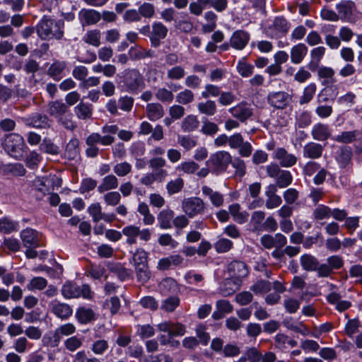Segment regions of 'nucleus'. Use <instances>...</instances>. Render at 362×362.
Wrapping results in <instances>:
<instances>
[{
  "label": "nucleus",
  "instance_id": "17",
  "mask_svg": "<svg viewBox=\"0 0 362 362\" xmlns=\"http://www.w3.org/2000/svg\"><path fill=\"white\" fill-rule=\"evenodd\" d=\"M250 39V35L247 31L238 30L232 34L230 45L235 49L242 50L248 44Z\"/></svg>",
  "mask_w": 362,
  "mask_h": 362
},
{
  "label": "nucleus",
  "instance_id": "35",
  "mask_svg": "<svg viewBox=\"0 0 362 362\" xmlns=\"http://www.w3.org/2000/svg\"><path fill=\"white\" fill-rule=\"evenodd\" d=\"M118 185L117 178L114 175H108L103 178L101 183L98 187V191L100 193H103L117 188Z\"/></svg>",
  "mask_w": 362,
  "mask_h": 362
},
{
  "label": "nucleus",
  "instance_id": "63",
  "mask_svg": "<svg viewBox=\"0 0 362 362\" xmlns=\"http://www.w3.org/2000/svg\"><path fill=\"white\" fill-rule=\"evenodd\" d=\"M182 14L185 18L178 21L176 23L175 27L181 32L189 33L192 30L194 25L192 22L187 18V14L185 13Z\"/></svg>",
  "mask_w": 362,
  "mask_h": 362
},
{
  "label": "nucleus",
  "instance_id": "41",
  "mask_svg": "<svg viewBox=\"0 0 362 362\" xmlns=\"http://www.w3.org/2000/svg\"><path fill=\"white\" fill-rule=\"evenodd\" d=\"M204 18L207 23L202 26V32L209 33L214 30L216 28L217 15L214 12L209 11L204 13Z\"/></svg>",
  "mask_w": 362,
  "mask_h": 362
},
{
  "label": "nucleus",
  "instance_id": "23",
  "mask_svg": "<svg viewBox=\"0 0 362 362\" xmlns=\"http://www.w3.org/2000/svg\"><path fill=\"white\" fill-rule=\"evenodd\" d=\"M202 192L204 197L207 198L214 207L219 208L223 205L224 196L221 192L214 191L206 185L202 187Z\"/></svg>",
  "mask_w": 362,
  "mask_h": 362
},
{
  "label": "nucleus",
  "instance_id": "46",
  "mask_svg": "<svg viewBox=\"0 0 362 362\" xmlns=\"http://www.w3.org/2000/svg\"><path fill=\"white\" fill-rule=\"evenodd\" d=\"M313 216L317 221L328 219L332 216V209L327 206L319 204L313 210Z\"/></svg>",
  "mask_w": 362,
  "mask_h": 362
},
{
  "label": "nucleus",
  "instance_id": "50",
  "mask_svg": "<svg viewBox=\"0 0 362 362\" xmlns=\"http://www.w3.org/2000/svg\"><path fill=\"white\" fill-rule=\"evenodd\" d=\"M109 344L107 340L98 339L93 342L90 346L91 351L98 356L103 355L108 349Z\"/></svg>",
  "mask_w": 362,
  "mask_h": 362
},
{
  "label": "nucleus",
  "instance_id": "11",
  "mask_svg": "<svg viewBox=\"0 0 362 362\" xmlns=\"http://www.w3.org/2000/svg\"><path fill=\"white\" fill-rule=\"evenodd\" d=\"M228 112L233 117L243 123L245 122L253 115V110L250 105L243 102L230 107Z\"/></svg>",
  "mask_w": 362,
  "mask_h": 362
},
{
  "label": "nucleus",
  "instance_id": "52",
  "mask_svg": "<svg viewBox=\"0 0 362 362\" xmlns=\"http://www.w3.org/2000/svg\"><path fill=\"white\" fill-rule=\"evenodd\" d=\"M293 181V176L288 170H282L276 179V185L279 188H285L290 185Z\"/></svg>",
  "mask_w": 362,
  "mask_h": 362
},
{
  "label": "nucleus",
  "instance_id": "6",
  "mask_svg": "<svg viewBox=\"0 0 362 362\" xmlns=\"http://www.w3.org/2000/svg\"><path fill=\"white\" fill-rule=\"evenodd\" d=\"M181 209L188 218H193L204 213L206 204L200 197H191L183 199Z\"/></svg>",
  "mask_w": 362,
  "mask_h": 362
},
{
  "label": "nucleus",
  "instance_id": "29",
  "mask_svg": "<svg viewBox=\"0 0 362 362\" xmlns=\"http://www.w3.org/2000/svg\"><path fill=\"white\" fill-rule=\"evenodd\" d=\"M115 141L113 136L104 135L101 136L98 133L90 134L86 140L88 146H95L96 144H101L103 146L111 145Z\"/></svg>",
  "mask_w": 362,
  "mask_h": 362
},
{
  "label": "nucleus",
  "instance_id": "8",
  "mask_svg": "<svg viewBox=\"0 0 362 362\" xmlns=\"http://www.w3.org/2000/svg\"><path fill=\"white\" fill-rule=\"evenodd\" d=\"M228 146L232 149H238L242 157H249L252 152V146L249 141H245L240 133H235L229 136Z\"/></svg>",
  "mask_w": 362,
  "mask_h": 362
},
{
  "label": "nucleus",
  "instance_id": "19",
  "mask_svg": "<svg viewBox=\"0 0 362 362\" xmlns=\"http://www.w3.org/2000/svg\"><path fill=\"white\" fill-rule=\"evenodd\" d=\"M274 158L279 160V164L284 168H291L297 162V157L292 153H289L284 148H278L275 150Z\"/></svg>",
  "mask_w": 362,
  "mask_h": 362
},
{
  "label": "nucleus",
  "instance_id": "24",
  "mask_svg": "<svg viewBox=\"0 0 362 362\" xmlns=\"http://www.w3.org/2000/svg\"><path fill=\"white\" fill-rule=\"evenodd\" d=\"M317 76L318 79L322 80V85L323 86H328L337 81L335 78V71L330 66H318Z\"/></svg>",
  "mask_w": 362,
  "mask_h": 362
},
{
  "label": "nucleus",
  "instance_id": "53",
  "mask_svg": "<svg viewBox=\"0 0 362 362\" xmlns=\"http://www.w3.org/2000/svg\"><path fill=\"white\" fill-rule=\"evenodd\" d=\"M194 95L189 89H185L179 92L175 97V100L178 104L187 105L193 102Z\"/></svg>",
  "mask_w": 362,
  "mask_h": 362
},
{
  "label": "nucleus",
  "instance_id": "64",
  "mask_svg": "<svg viewBox=\"0 0 362 362\" xmlns=\"http://www.w3.org/2000/svg\"><path fill=\"white\" fill-rule=\"evenodd\" d=\"M83 16L86 23L88 25L97 23L101 18V15L99 12L95 10H83Z\"/></svg>",
  "mask_w": 362,
  "mask_h": 362
},
{
  "label": "nucleus",
  "instance_id": "44",
  "mask_svg": "<svg viewBox=\"0 0 362 362\" xmlns=\"http://www.w3.org/2000/svg\"><path fill=\"white\" fill-rule=\"evenodd\" d=\"M197 110L199 113L207 116H213L217 111L216 103L211 100L199 103L197 104Z\"/></svg>",
  "mask_w": 362,
  "mask_h": 362
},
{
  "label": "nucleus",
  "instance_id": "34",
  "mask_svg": "<svg viewBox=\"0 0 362 362\" xmlns=\"http://www.w3.org/2000/svg\"><path fill=\"white\" fill-rule=\"evenodd\" d=\"M74 112L79 119H88L91 118L93 115V105L91 104L80 102L74 107Z\"/></svg>",
  "mask_w": 362,
  "mask_h": 362
},
{
  "label": "nucleus",
  "instance_id": "57",
  "mask_svg": "<svg viewBox=\"0 0 362 362\" xmlns=\"http://www.w3.org/2000/svg\"><path fill=\"white\" fill-rule=\"evenodd\" d=\"M47 285V281L43 277H34L27 285V288L29 291H33L35 290H43Z\"/></svg>",
  "mask_w": 362,
  "mask_h": 362
},
{
  "label": "nucleus",
  "instance_id": "28",
  "mask_svg": "<svg viewBox=\"0 0 362 362\" xmlns=\"http://www.w3.org/2000/svg\"><path fill=\"white\" fill-rule=\"evenodd\" d=\"M308 53V47L303 43H298L291 49V62L294 64H300Z\"/></svg>",
  "mask_w": 362,
  "mask_h": 362
},
{
  "label": "nucleus",
  "instance_id": "20",
  "mask_svg": "<svg viewBox=\"0 0 362 362\" xmlns=\"http://www.w3.org/2000/svg\"><path fill=\"white\" fill-rule=\"evenodd\" d=\"M310 133L313 139L319 141H326L332 136V130L329 126L321 122L315 124Z\"/></svg>",
  "mask_w": 362,
  "mask_h": 362
},
{
  "label": "nucleus",
  "instance_id": "39",
  "mask_svg": "<svg viewBox=\"0 0 362 362\" xmlns=\"http://www.w3.org/2000/svg\"><path fill=\"white\" fill-rule=\"evenodd\" d=\"M199 121L196 115H189L185 117L181 124V129L184 132H192L198 129Z\"/></svg>",
  "mask_w": 362,
  "mask_h": 362
},
{
  "label": "nucleus",
  "instance_id": "30",
  "mask_svg": "<svg viewBox=\"0 0 362 362\" xmlns=\"http://www.w3.org/2000/svg\"><path fill=\"white\" fill-rule=\"evenodd\" d=\"M67 111V105L62 101L55 100L48 104L47 112L57 119H62V117L64 116Z\"/></svg>",
  "mask_w": 362,
  "mask_h": 362
},
{
  "label": "nucleus",
  "instance_id": "51",
  "mask_svg": "<svg viewBox=\"0 0 362 362\" xmlns=\"http://www.w3.org/2000/svg\"><path fill=\"white\" fill-rule=\"evenodd\" d=\"M136 279L139 282L144 284L151 278V272L148 265L134 267Z\"/></svg>",
  "mask_w": 362,
  "mask_h": 362
},
{
  "label": "nucleus",
  "instance_id": "21",
  "mask_svg": "<svg viewBox=\"0 0 362 362\" xmlns=\"http://www.w3.org/2000/svg\"><path fill=\"white\" fill-rule=\"evenodd\" d=\"M168 176V171L165 169H160L156 172L144 174L140 179V182L145 186L149 187L156 181L163 182Z\"/></svg>",
  "mask_w": 362,
  "mask_h": 362
},
{
  "label": "nucleus",
  "instance_id": "31",
  "mask_svg": "<svg viewBox=\"0 0 362 362\" xmlns=\"http://www.w3.org/2000/svg\"><path fill=\"white\" fill-rule=\"evenodd\" d=\"M325 52L326 48L323 46L315 47L310 51V61L308 66L311 71H315L319 66Z\"/></svg>",
  "mask_w": 362,
  "mask_h": 362
},
{
  "label": "nucleus",
  "instance_id": "15",
  "mask_svg": "<svg viewBox=\"0 0 362 362\" xmlns=\"http://www.w3.org/2000/svg\"><path fill=\"white\" fill-rule=\"evenodd\" d=\"M355 4L350 0H344L336 5L339 18L343 21L350 22L353 18Z\"/></svg>",
  "mask_w": 362,
  "mask_h": 362
},
{
  "label": "nucleus",
  "instance_id": "9",
  "mask_svg": "<svg viewBox=\"0 0 362 362\" xmlns=\"http://www.w3.org/2000/svg\"><path fill=\"white\" fill-rule=\"evenodd\" d=\"M230 162V154L228 151H220L212 154L206 163H211L213 171L218 173L225 171Z\"/></svg>",
  "mask_w": 362,
  "mask_h": 362
},
{
  "label": "nucleus",
  "instance_id": "25",
  "mask_svg": "<svg viewBox=\"0 0 362 362\" xmlns=\"http://www.w3.org/2000/svg\"><path fill=\"white\" fill-rule=\"evenodd\" d=\"M52 312L59 318L65 320L73 313L72 308L66 303L53 300L49 303Z\"/></svg>",
  "mask_w": 362,
  "mask_h": 362
},
{
  "label": "nucleus",
  "instance_id": "12",
  "mask_svg": "<svg viewBox=\"0 0 362 362\" xmlns=\"http://www.w3.org/2000/svg\"><path fill=\"white\" fill-rule=\"evenodd\" d=\"M290 29V23L282 16L276 17L272 25L269 26V35L272 37L277 38L286 35Z\"/></svg>",
  "mask_w": 362,
  "mask_h": 362
},
{
  "label": "nucleus",
  "instance_id": "43",
  "mask_svg": "<svg viewBox=\"0 0 362 362\" xmlns=\"http://www.w3.org/2000/svg\"><path fill=\"white\" fill-rule=\"evenodd\" d=\"M352 151L350 147H343L336 157V160L340 168H346L351 162Z\"/></svg>",
  "mask_w": 362,
  "mask_h": 362
},
{
  "label": "nucleus",
  "instance_id": "32",
  "mask_svg": "<svg viewBox=\"0 0 362 362\" xmlns=\"http://www.w3.org/2000/svg\"><path fill=\"white\" fill-rule=\"evenodd\" d=\"M164 115L163 107L158 103H148L146 105V116L152 122H156Z\"/></svg>",
  "mask_w": 362,
  "mask_h": 362
},
{
  "label": "nucleus",
  "instance_id": "27",
  "mask_svg": "<svg viewBox=\"0 0 362 362\" xmlns=\"http://www.w3.org/2000/svg\"><path fill=\"white\" fill-rule=\"evenodd\" d=\"M21 238L26 247H37L40 246L38 233L31 228H26L21 231Z\"/></svg>",
  "mask_w": 362,
  "mask_h": 362
},
{
  "label": "nucleus",
  "instance_id": "47",
  "mask_svg": "<svg viewBox=\"0 0 362 362\" xmlns=\"http://www.w3.org/2000/svg\"><path fill=\"white\" fill-rule=\"evenodd\" d=\"M186 74L185 69L180 65H175L168 69L166 72L167 78L172 81L182 79Z\"/></svg>",
  "mask_w": 362,
  "mask_h": 362
},
{
  "label": "nucleus",
  "instance_id": "49",
  "mask_svg": "<svg viewBox=\"0 0 362 362\" xmlns=\"http://www.w3.org/2000/svg\"><path fill=\"white\" fill-rule=\"evenodd\" d=\"M134 267L148 264V253L142 248H137L133 253Z\"/></svg>",
  "mask_w": 362,
  "mask_h": 362
},
{
  "label": "nucleus",
  "instance_id": "56",
  "mask_svg": "<svg viewBox=\"0 0 362 362\" xmlns=\"http://www.w3.org/2000/svg\"><path fill=\"white\" fill-rule=\"evenodd\" d=\"M66 64L63 61L53 62L48 69L47 74L54 78L58 77L64 70Z\"/></svg>",
  "mask_w": 362,
  "mask_h": 362
},
{
  "label": "nucleus",
  "instance_id": "36",
  "mask_svg": "<svg viewBox=\"0 0 362 362\" xmlns=\"http://www.w3.org/2000/svg\"><path fill=\"white\" fill-rule=\"evenodd\" d=\"M254 69V66L247 62L246 57H242L236 64L237 72L243 78L251 76Z\"/></svg>",
  "mask_w": 362,
  "mask_h": 362
},
{
  "label": "nucleus",
  "instance_id": "3",
  "mask_svg": "<svg viewBox=\"0 0 362 362\" xmlns=\"http://www.w3.org/2000/svg\"><path fill=\"white\" fill-rule=\"evenodd\" d=\"M122 82L126 90L131 93H137L145 86L144 76L135 69H127L122 72Z\"/></svg>",
  "mask_w": 362,
  "mask_h": 362
},
{
  "label": "nucleus",
  "instance_id": "62",
  "mask_svg": "<svg viewBox=\"0 0 362 362\" xmlns=\"http://www.w3.org/2000/svg\"><path fill=\"white\" fill-rule=\"evenodd\" d=\"M156 98L163 103H171L173 100L174 95L172 90L165 88H160L156 93Z\"/></svg>",
  "mask_w": 362,
  "mask_h": 362
},
{
  "label": "nucleus",
  "instance_id": "40",
  "mask_svg": "<svg viewBox=\"0 0 362 362\" xmlns=\"http://www.w3.org/2000/svg\"><path fill=\"white\" fill-rule=\"evenodd\" d=\"M76 317L81 324H87L95 319V313L90 308L81 307L76 312Z\"/></svg>",
  "mask_w": 362,
  "mask_h": 362
},
{
  "label": "nucleus",
  "instance_id": "45",
  "mask_svg": "<svg viewBox=\"0 0 362 362\" xmlns=\"http://www.w3.org/2000/svg\"><path fill=\"white\" fill-rule=\"evenodd\" d=\"M101 33L98 30H91L86 33L83 40L93 47H98L100 45Z\"/></svg>",
  "mask_w": 362,
  "mask_h": 362
},
{
  "label": "nucleus",
  "instance_id": "16",
  "mask_svg": "<svg viewBox=\"0 0 362 362\" xmlns=\"http://www.w3.org/2000/svg\"><path fill=\"white\" fill-rule=\"evenodd\" d=\"M277 187L274 184L269 185L265 189V196L267 197L265 206L268 209H274L279 207L281 203V197L276 194Z\"/></svg>",
  "mask_w": 362,
  "mask_h": 362
},
{
  "label": "nucleus",
  "instance_id": "55",
  "mask_svg": "<svg viewBox=\"0 0 362 362\" xmlns=\"http://www.w3.org/2000/svg\"><path fill=\"white\" fill-rule=\"evenodd\" d=\"M198 169L199 165L192 160L182 162L176 167V170L186 174H193Z\"/></svg>",
  "mask_w": 362,
  "mask_h": 362
},
{
  "label": "nucleus",
  "instance_id": "26",
  "mask_svg": "<svg viewBox=\"0 0 362 362\" xmlns=\"http://www.w3.org/2000/svg\"><path fill=\"white\" fill-rule=\"evenodd\" d=\"M24 124L35 128H44L49 126V119L47 116L40 113H35L28 117L22 118Z\"/></svg>",
  "mask_w": 362,
  "mask_h": 362
},
{
  "label": "nucleus",
  "instance_id": "48",
  "mask_svg": "<svg viewBox=\"0 0 362 362\" xmlns=\"http://www.w3.org/2000/svg\"><path fill=\"white\" fill-rule=\"evenodd\" d=\"M184 187V180L180 177L170 180L166 184V190L169 195L177 194L182 191Z\"/></svg>",
  "mask_w": 362,
  "mask_h": 362
},
{
  "label": "nucleus",
  "instance_id": "10",
  "mask_svg": "<svg viewBox=\"0 0 362 362\" xmlns=\"http://www.w3.org/2000/svg\"><path fill=\"white\" fill-rule=\"evenodd\" d=\"M267 103L276 109L283 110L291 100V95L285 91L269 92L267 97Z\"/></svg>",
  "mask_w": 362,
  "mask_h": 362
},
{
  "label": "nucleus",
  "instance_id": "59",
  "mask_svg": "<svg viewBox=\"0 0 362 362\" xmlns=\"http://www.w3.org/2000/svg\"><path fill=\"white\" fill-rule=\"evenodd\" d=\"M218 130L219 128L217 124L211 122L208 119H206L202 122L201 132L203 134L208 136H214L218 132Z\"/></svg>",
  "mask_w": 362,
  "mask_h": 362
},
{
  "label": "nucleus",
  "instance_id": "60",
  "mask_svg": "<svg viewBox=\"0 0 362 362\" xmlns=\"http://www.w3.org/2000/svg\"><path fill=\"white\" fill-rule=\"evenodd\" d=\"M250 289L256 294L266 293L271 290V283L266 280H260L253 284Z\"/></svg>",
  "mask_w": 362,
  "mask_h": 362
},
{
  "label": "nucleus",
  "instance_id": "33",
  "mask_svg": "<svg viewBox=\"0 0 362 362\" xmlns=\"http://www.w3.org/2000/svg\"><path fill=\"white\" fill-rule=\"evenodd\" d=\"M173 217L174 211L173 210L169 209L162 210L157 216L159 227L163 230L171 228Z\"/></svg>",
  "mask_w": 362,
  "mask_h": 362
},
{
  "label": "nucleus",
  "instance_id": "22",
  "mask_svg": "<svg viewBox=\"0 0 362 362\" xmlns=\"http://www.w3.org/2000/svg\"><path fill=\"white\" fill-rule=\"evenodd\" d=\"M324 148L322 144L310 141L303 148V156L305 158L317 159L323 153Z\"/></svg>",
  "mask_w": 362,
  "mask_h": 362
},
{
  "label": "nucleus",
  "instance_id": "38",
  "mask_svg": "<svg viewBox=\"0 0 362 362\" xmlns=\"http://www.w3.org/2000/svg\"><path fill=\"white\" fill-rule=\"evenodd\" d=\"M317 91V85L312 82L308 84L303 90V93L299 98V104L305 105L309 103L314 98Z\"/></svg>",
  "mask_w": 362,
  "mask_h": 362
},
{
  "label": "nucleus",
  "instance_id": "18",
  "mask_svg": "<svg viewBox=\"0 0 362 362\" xmlns=\"http://www.w3.org/2000/svg\"><path fill=\"white\" fill-rule=\"evenodd\" d=\"M168 32L167 27L161 22L153 23L150 35L151 45L155 47H158L160 45V40L167 36Z\"/></svg>",
  "mask_w": 362,
  "mask_h": 362
},
{
  "label": "nucleus",
  "instance_id": "54",
  "mask_svg": "<svg viewBox=\"0 0 362 362\" xmlns=\"http://www.w3.org/2000/svg\"><path fill=\"white\" fill-rule=\"evenodd\" d=\"M235 280L226 279L220 287V291L222 296H229L232 295L237 288Z\"/></svg>",
  "mask_w": 362,
  "mask_h": 362
},
{
  "label": "nucleus",
  "instance_id": "2",
  "mask_svg": "<svg viewBox=\"0 0 362 362\" xmlns=\"http://www.w3.org/2000/svg\"><path fill=\"white\" fill-rule=\"evenodd\" d=\"M4 149L11 157L21 160L23 157L25 144L23 138L18 134H9L6 136L3 144Z\"/></svg>",
  "mask_w": 362,
  "mask_h": 362
},
{
  "label": "nucleus",
  "instance_id": "61",
  "mask_svg": "<svg viewBox=\"0 0 362 362\" xmlns=\"http://www.w3.org/2000/svg\"><path fill=\"white\" fill-rule=\"evenodd\" d=\"M88 211L95 222H98L102 219L107 221V218H105L104 215L102 214L101 206L99 203H95L90 205L88 209Z\"/></svg>",
  "mask_w": 362,
  "mask_h": 362
},
{
  "label": "nucleus",
  "instance_id": "1",
  "mask_svg": "<svg viewBox=\"0 0 362 362\" xmlns=\"http://www.w3.org/2000/svg\"><path fill=\"white\" fill-rule=\"evenodd\" d=\"M64 23L55 21L52 18L44 17L37 25V33L42 40H60L64 35Z\"/></svg>",
  "mask_w": 362,
  "mask_h": 362
},
{
  "label": "nucleus",
  "instance_id": "4",
  "mask_svg": "<svg viewBox=\"0 0 362 362\" xmlns=\"http://www.w3.org/2000/svg\"><path fill=\"white\" fill-rule=\"evenodd\" d=\"M62 293L65 298H78L82 297L85 299H91L93 293L88 284L79 286L70 281L66 282L62 288Z\"/></svg>",
  "mask_w": 362,
  "mask_h": 362
},
{
  "label": "nucleus",
  "instance_id": "14",
  "mask_svg": "<svg viewBox=\"0 0 362 362\" xmlns=\"http://www.w3.org/2000/svg\"><path fill=\"white\" fill-rule=\"evenodd\" d=\"M227 272L230 276L229 279H236L238 282L245 277L248 274L246 264L240 261L230 262L227 267Z\"/></svg>",
  "mask_w": 362,
  "mask_h": 362
},
{
  "label": "nucleus",
  "instance_id": "37",
  "mask_svg": "<svg viewBox=\"0 0 362 362\" xmlns=\"http://www.w3.org/2000/svg\"><path fill=\"white\" fill-rule=\"evenodd\" d=\"M229 213L235 221L238 223H244L247 221L249 214L246 211H240V206L238 204H233L228 207Z\"/></svg>",
  "mask_w": 362,
  "mask_h": 362
},
{
  "label": "nucleus",
  "instance_id": "58",
  "mask_svg": "<svg viewBox=\"0 0 362 362\" xmlns=\"http://www.w3.org/2000/svg\"><path fill=\"white\" fill-rule=\"evenodd\" d=\"M357 131L343 132L340 134L332 137V139L339 143L349 144L356 139Z\"/></svg>",
  "mask_w": 362,
  "mask_h": 362
},
{
  "label": "nucleus",
  "instance_id": "7",
  "mask_svg": "<svg viewBox=\"0 0 362 362\" xmlns=\"http://www.w3.org/2000/svg\"><path fill=\"white\" fill-rule=\"evenodd\" d=\"M76 332V327L72 323H66L55 329L52 339L47 335L42 338L45 345L51 346L52 347L58 346L62 336H69Z\"/></svg>",
  "mask_w": 362,
  "mask_h": 362
},
{
  "label": "nucleus",
  "instance_id": "42",
  "mask_svg": "<svg viewBox=\"0 0 362 362\" xmlns=\"http://www.w3.org/2000/svg\"><path fill=\"white\" fill-rule=\"evenodd\" d=\"M303 269L305 271H316L318 266L317 259L313 255L305 254L300 258Z\"/></svg>",
  "mask_w": 362,
  "mask_h": 362
},
{
  "label": "nucleus",
  "instance_id": "13",
  "mask_svg": "<svg viewBox=\"0 0 362 362\" xmlns=\"http://www.w3.org/2000/svg\"><path fill=\"white\" fill-rule=\"evenodd\" d=\"M157 327L160 332H167L170 338L183 336L186 332L185 326L180 322L165 321Z\"/></svg>",
  "mask_w": 362,
  "mask_h": 362
},
{
  "label": "nucleus",
  "instance_id": "5",
  "mask_svg": "<svg viewBox=\"0 0 362 362\" xmlns=\"http://www.w3.org/2000/svg\"><path fill=\"white\" fill-rule=\"evenodd\" d=\"M122 233L126 237L127 244L130 245L136 244L138 238L140 240L146 243L151 240L152 235L149 228L140 229L139 227L134 225L124 226L122 230Z\"/></svg>",
  "mask_w": 362,
  "mask_h": 362
}]
</instances>
